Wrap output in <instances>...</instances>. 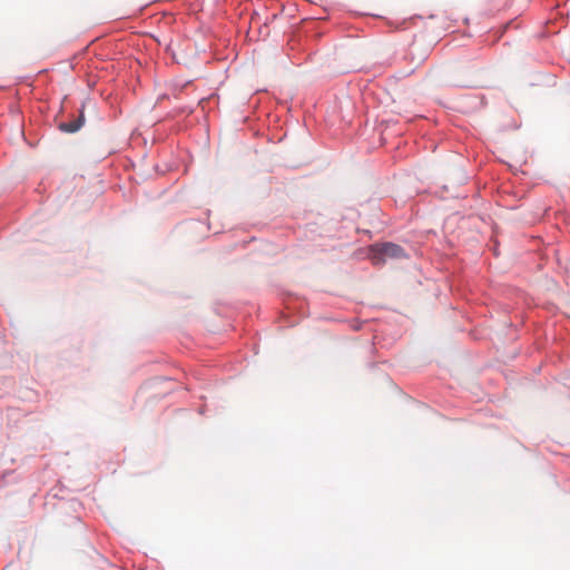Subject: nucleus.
I'll list each match as a JSON object with an SVG mask.
<instances>
[{"instance_id":"nucleus-1","label":"nucleus","mask_w":570,"mask_h":570,"mask_svg":"<svg viewBox=\"0 0 570 570\" xmlns=\"http://www.w3.org/2000/svg\"><path fill=\"white\" fill-rule=\"evenodd\" d=\"M407 255L403 247L394 243L373 244L370 247V259L373 265H382L386 259H402Z\"/></svg>"},{"instance_id":"nucleus-2","label":"nucleus","mask_w":570,"mask_h":570,"mask_svg":"<svg viewBox=\"0 0 570 570\" xmlns=\"http://www.w3.org/2000/svg\"><path fill=\"white\" fill-rule=\"evenodd\" d=\"M83 121V115L80 114V116L72 121L59 124V129L65 132H76L82 127Z\"/></svg>"}]
</instances>
